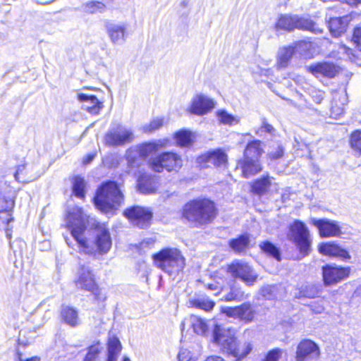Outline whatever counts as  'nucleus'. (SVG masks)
Instances as JSON below:
<instances>
[{"label":"nucleus","instance_id":"nucleus-31","mask_svg":"<svg viewBox=\"0 0 361 361\" xmlns=\"http://www.w3.org/2000/svg\"><path fill=\"white\" fill-rule=\"evenodd\" d=\"M189 304L192 307L199 308L204 311H209L212 310L215 305V303L213 301L204 296L191 298L189 300Z\"/></svg>","mask_w":361,"mask_h":361},{"label":"nucleus","instance_id":"nucleus-19","mask_svg":"<svg viewBox=\"0 0 361 361\" xmlns=\"http://www.w3.org/2000/svg\"><path fill=\"white\" fill-rule=\"evenodd\" d=\"M351 20L352 17L350 15H346L343 17L330 18L328 24L331 35L337 37L344 33Z\"/></svg>","mask_w":361,"mask_h":361},{"label":"nucleus","instance_id":"nucleus-54","mask_svg":"<svg viewBox=\"0 0 361 361\" xmlns=\"http://www.w3.org/2000/svg\"><path fill=\"white\" fill-rule=\"evenodd\" d=\"M352 40L357 49L361 51V27H357L354 30Z\"/></svg>","mask_w":361,"mask_h":361},{"label":"nucleus","instance_id":"nucleus-42","mask_svg":"<svg viewBox=\"0 0 361 361\" xmlns=\"http://www.w3.org/2000/svg\"><path fill=\"white\" fill-rule=\"evenodd\" d=\"M85 187V182L83 178L80 176H75L73 181V192L79 197L83 198L85 197L84 189Z\"/></svg>","mask_w":361,"mask_h":361},{"label":"nucleus","instance_id":"nucleus-61","mask_svg":"<svg viewBox=\"0 0 361 361\" xmlns=\"http://www.w3.org/2000/svg\"><path fill=\"white\" fill-rule=\"evenodd\" d=\"M19 360L20 361H40V358L37 356H35V357H30V358H28V359H26L24 360L22 358V355L20 354L19 355Z\"/></svg>","mask_w":361,"mask_h":361},{"label":"nucleus","instance_id":"nucleus-20","mask_svg":"<svg viewBox=\"0 0 361 361\" xmlns=\"http://www.w3.org/2000/svg\"><path fill=\"white\" fill-rule=\"evenodd\" d=\"M319 251L323 255L339 257L342 259H350L348 252L334 243L321 244L319 246Z\"/></svg>","mask_w":361,"mask_h":361},{"label":"nucleus","instance_id":"nucleus-51","mask_svg":"<svg viewBox=\"0 0 361 361\" xmlns=\"http://www.w3.org/2000/svg\"><path fill=\"white\" fill-rule=\"evenodd\" d=\"M350 146L353 149L359 147L361 145V130H355L351 134Z\"/></svg>","mask_w":361,"mask_h":361},{"label":"nucleus","instance_id":"nucleus-1","mask_svg":"<svg viewBox=\"0 0 361 361\" xmlns=\"http://www.w3.org/2000/svg\"><path fill=\"white\" fill-rule=\"evenodd\" d=\"M66 221L80 252L96 257L97 255H105L110 250L112 242L109 229L105 225H99L94 228V240L85 236L87 219L81 208L73 207L68 212Z\"/></svg>","mask_w":361,"mask_h":361},{"label":"nucleus","instance_id":"nucleus-6","mask_svg":"<svg viewBox=\"0 0 361 361\" xmlns=\"http://www.w3.org/2000/svg\"><path fill=\"white\" fill-rule=\"evenodd\" d=\"M287 238L298 250L300 258L310 255L312 250V239L310 231L305 223L295 220L289 226Z\"/></svg>","mask_w":361,"mask_h":361},{"label":"nucleus","instance_id":"nucleus-34","mask_svg":"<svg viewBox=\"0 0 361 361\" xmlns=\"http://www.w3.org/2000/svg\"><path fill=\"white\" fill-rule=\"evenodd\" d=\"M82 8L84 12L94 14L96 13H103L106 9V6L101 1H92L84 4Z\"/></svg>","mask_w":361,"mask_h":361},{"label":"nucleus","instance_id":"nucleus-52","mask_svg":"<svg viewBox=\"0 0 361 361\" xmlns=\"http://www.w3.org/2000/svg\"><path fill=\"white\" fill-rule=\"evenodd\" d=\"M310 310L315 314H321L324 310V300L320 299L317 301L312 302L310 305Z\"/></svg>","mask_w":361,"mask_h":361},{"label":"nucleus","instance_id":"nucleus-9","mask_svg":"<svg viewBox=\"0 0 361 361\" xmlns=\"http://www.w3.org/2000/svg\"><path fill=\"white\" fill-rule=\"evenodd\" d=\"M123 214L133 226L140 228H147L152 218V212L149 208L140 206L130 207L126 209Z\"/></svg>","mask_w":361,"mask_h":361},{"label":"nucleus","instance_id":"nucleus-8","mask_svg":"<svg viewBox=\"0 0 361 361\" xmlns=\"http://www.w3.org/2000/svg\"><path fill=\"white\" fill-rule=\"evenodd\" d=\"M183 161L181 157L173 152H164L159 157L152 159L149 167L155 172L160 173L164 169L168 171H176L181 168Z\"/></svg>","mask_w":361,"mask_h":361},{"label":"nucleus","instance_id":"nucleus-7","mask_svg":"<svg viewBox=\"0 0 361 361\" xmlns=\"http://www.w3.org/2000/svg\"><path fill=\"white\" fill-rule=\"evenodd\" d=\"M276 29L289 32L294 29H300L309 30L315 34L322 32V30L319 29L313 21L306 18L288 15H282L279 17L276 24Z\"/></svg>","mask_w":361,"mask_h":361},{"label":"nucleus","instance_id":"nucleus-53","mask_svg":"<svg viewBox=\"0 0 361 361\" xmlns=\"http://www.w3.org/2000/svg\"><path fill=\"white\" fill-rule=\"evenodd\" d=\"M222 312L225 314L226 316L233 317V318H238L239 316V306L234 307H226L222 308Z\"/></svg>","mask_w":361,"mask_h":361},{"label":"nucleus","instance_id":"nucleus-27","mask_svg":"<svg viewBox=\"0 0 361 361\" xmlns=\"http://www.w3.org/2000/svg\"><path fill=\"white\" fill-rule=\"evenodd\" d=\"M294 54V48L291 45L280 48L277 54V66L280 68L287 67Z\"/></svg>","mask_w":361,"mask_h":361},{"label":"nucleus","instance_id":"nucleus-49","mask_svg":"<svg viewBox=\"0 0 361 361\" xmlns=\"http://www.w3.org/2000/svg\"><path fill=\"white\" fill-rule=\"evenodd\" d=\"M264 132H266L270 135H273L275 132L274 128L268 123L265 118L262 120L261 127L257 130H256V134L262 135V133Z\"/></svg>","mask_w":361,"mask_h":361},{"label":"nucleus","instance_id":"nucleus-12","mask_svg":"<svg viewBox=\"0 0 361 361\" xmlns=\"http://www.w3.org/2000/svg\"><path fill=\"white\" fill-rule=\"evenodd\" d=\"M76 287L92 293L95 296L99 295V290L94 275L89 267L81 265L78 271V277L75 281Z\"/></svg>","mask_w":361,"mask_h":361},{"label":"nucleus","instance_id":"nucleus-15","mask_svg":"<svg viewBox=\"0 0 361 361\" xmlns=\"http://www.w3.org/2000/svg\"><path fill=\"white\" fill-rule=\"evenodd\" d=\"M320 355L318 345L310 340L301 341L297 348L296 361H312Z\"/></svg>","mask_w":361,"mask_h":361},{"label":"nucleus","instance_id":"nucleus-57","mask_svg":"<svg viewBox=\"0 0 361 361\" xmlns=\"http://www.w3.org/2000/svg\"><path fill=\"white\" fill-rule=\"evenodd\" d=\"M15 244H18V245H19V247H20V248H22L23 246H25V241H23V240H17L16 242H14L13 243H12L11 242H10V247H11L12 249H13L14 252H17V250H16L14 249V245H15Z\"/></svg>","mask_w":361,"mask_h":361},{"label":"nucleus","instance_id":"nucleus-32","mask_svg":"<svg viewBox=\"0 0 361 361\" xmlns=\"http://www.w3.org/2000/svg\"><path fill=\"white\" fill-rule=\"evenodd\" d=\"M14 200L7 188H0V211L12 209Z\"/></svg>","mask_w":361,"mask_h":361},{"label":"nucleus","instance_id":"nucleus-43","mask_svg":"<svg viewBox=\"0 0 361 361\" xmlns=\"http://www.w3.org/2000/svg\"><path fill=\"white\" fill-rule=\"evenodd\" d=\"M175 137L178 145L183 147L189 145L192 141L191 133L185 130L177 132Z\"/></svg>","mask_w":361,"mask_h":361},{"label":"nucleus","instance_id":"nucleus-62","mask_svg":"<svg viewBox=\"0 0 361 361\" xmlns=\"http://www.w3.org/2000/svg\"><path fill=\"white\" fill-rule=\"evenodd\" d=\"M23 169H24V166H19L18 167V169H17V171H16V173L14 175L15 178H16V180H19V174L23 170Z\"/></svg>","mask_w":361,"mask_h":361},{"label":"nucleus","instance_id":"nucleus-30","mask_svg":"<svg viewBox=\"0 0 361 361\" xmlns=\"http://www.w3.org/2000/svg\"><path fill=\"white\" fill-rule=\"evenodd\" d=\"M128 166L130 168H137L144 160L135 147L128 149L126 153Z\"/></svg>","mask_w":361,"mask_h":361},{"label":"nucleus","instance_id":"nucleus-46","mask_svg":"<svg viewBox=\"0 0 361 361\" xmlns=\"http://www.w3.org/2000/svg\"><path fill=\"white\" fill-rule=\"evenodd\" d=\"M291 46L294 48L295 53H299L302 55L306 53L307 50H309L311 47V43L307 41H300L293 43Z\"/></svg>","mask_w":361,"mask_h":361},{"label":"nucleus","instance_id":"nucleus-64","mask_svg":"<svg viewBox=\"0 0 361 361\" xmlns=\"http://www.w3.org/2000/svg\"><path fill=\"white\" fill-rule=\"evenodd\" d=\"M353 149L355 151H356L357 152H358V154L360 155H361V144H360V146L359 147H355Z\"/></svg>","mask_w":361,"mask_h":361},{"label":"nucleus","instance_id":"nucleus-40","mask_svg":"<svg viewBox=\"0 0 361 361\" xmlns=\"http://www.w3.org/2000/svg\"><path fill=\"white\" fill-rule=\"evenodd\" d=\"M254 315L255 312L250 303H243L239 306L238 319L246 322H251L254 318Z\"/></svg>","mask_w":361,"mask_h":361},{"label":"nucleus","instance_id":"nucleus-4","mask_svg":"<svg viewBox=\"0 0 361 361\" xmlns=\"http://www.w3.org/2000/svg\"><path fill=\"white\" fill-rule=\"evenodd\" d=\"M124 200L123 195L118 185L114 181L104 183L98 189L94 198L97 209L107 213L119 207Z\"/></svg>","mask_w":361,"mask_h":361},{"label":"nucleus","instance_id":"nucleus-63","mask_svg":"<svg viewBox=\"0 0 361 361\" xmlns=\"http://www.w3.org/2000/svg\"><path fill=\"white\" fill-rule=\"evenodd\" d=\"M341 49L348 55L350 56V54H352V51L350 49L348 48L347 47L345 46H343L341 47Z\"/></svg>","mask_w":361,"mask_h":361},{"label":"nucleus","instance_id":"nucleus-22","mask_svg":"<svg viewBox=\"0 0 361 361\" xmlns=\"http://www.w3.org/2000/svg\"><path fill=\"white\" fill-rule=\"evenodd\" d=\"M238 165L240 166L242 169L243 177L246 178L262 171V167L257 159H245L244 157L243 160L240 161Z\"/></svg>","mask_w":361,"mask_h":361},{"label":"nucleus","instance_id":"nucleus-33","mask_svg":"<svg viewBox=\"0 0 361 361\" xmlns=\"http://www.w3.org/2000/svg\"><path fill=\"white\" fill-rule=\"evenodd\" d=\"M189 322L193 331L199 335H203L207 331V324L202 318L191 315L189 318Z\"/></svg>","mask_w":361,"mask_h":361},{"label":"nucleus","instance_id":"nucleus-29","mask_svg":"<svg viewBox=\"0 0 361 361\" xmlns=\"http://www.w3.org/2000/svg\"><path fill=\"white\" fill-rule=\"evenodd\" d=\"M11 209L0 211V229H3L6 232V237L11 238V228L10 224L13 221L11 214Z\"/></svg>","mask_w":361,"mask_h":361},{"label":"nucleus","instance_id":"nucleus-38","mask_svg":"<svg viewBox=\"0 0 361 361\" xmlns=\"http://www.w3.org/2000/svg\"><path fill=\"white\" fill-rule=\"evenodd\" d=\"M249 243V238L245 235H240L236 239L230 241V247L237 252H240L247 248Z\"/></svg>","mask_w":361,"mask_h":361},{"label":"nucleus","instance_id":"nucleus-55","mask_svg":"<svg viewBox=\"0 0 361 361\" xmlns=\"http://www.w3.org/2000/svg\"><path fill=\"white\" fill-rule=\"evenodd\" d=\"M281 356V350L275 349L271 350L264 360V361H278Z\"/></svg>","mask_w":361,"mask_h":361},{"label":"nucleus","instance_id":"nucleus-5","mask_svg":"<svg viewBox=\"0 0 361 361\" xmlns=\"http://www.w3.org/2000/svg\"><path fill=\"white\" fill-rule=\"evenodd\" d=\"M154 265L167 273L176 275L185 267V258L176 248H164L152 257Z\"/></svg>","mask_w":361,"mask_h":361},{"label":"nucleus","instance_id":"nucleus-48","mask_svg":"<svg viewBox=\"0 0 361 361\" xmlns=\"http://www.w3.org/2000/svg\"><path fill=\"white\" fill-rule=\"evenodd\" d=\"M178 357V361H197L193 353L187 348H181Z\"/></svg>","mask_w":361,"mask_h":361},{"label":"nucleus","instance_id":"nucleus-28","mask_svg":"<svg viewBox=\"0 0 361 361\" xmlns=\"http://www.w3.org/2000/svg\"><path fill=\"white\" fill-rule=\"evenodd\" d=\"M166 140H158L154 142L145 143L140 146H136V149L142 155L143 159L147 156L159 149L160 147H163L166 145Z\"/></svg>","mask_w":361,"mask_h":361},{"label":"nucleus","instance_id":"nucleus-37","mask_svg":"<svg viewBox=\"0 0 361 361\" xmlns=\"http://www.w3.org/2000/svg\"><path fill=\"white\" fill-rule=\"evenodd\" d=\"M261 250L266 254L273 257L277 261H281V253L278 247L269 241H264L260 243Z\"/></svg>","mask_w":361,"mask_h":361},{"label":"nucleus","instance_id":"nucleus-44","mask_svg":"<svg viewBox=\"0 0 361 361\" xmlns=\"http://www.w3.org/2000/svg\"><path fill=\"white\" fill-rule=\"evenodd\" d=\"M217 116L220 122L225 125H233L239 123V119L224 110L219 111Z\"/></svg>","mask_w":361,"mask_h":361},{"label":"nucleus","instance_id":"nucleus-47","mask_svg":"<svg viewBox=\"0 0 361 361\" xmlns=\"http://www.w3.org/2000/svg\"><path fill=\"white\" fill-rule=\"evenodd\" d=\"M163 126V119L155 118L152 120L149 125H146L143 127V130L145 133H152Z\"/></svg>","mask_w":361,"mask_h":361},{"label":"nucleus","instance_id":"nucleus-11","mask_svg":"<svg viewBox=\"0 0 361 361\" xmlns=\"http://www.w3.org/2000/svg\"><path fill=\"white\" fill-rule=\"evenodd\" d=\"M133 140L132 131L121 125L111 128L104 136L105 144L111 147L122 146Z\"/></svg>","mask_w":361,"mask_h":361},{"label":"nucleus","instance_id":"nucleus-39","mask_svg":"<svg viewBox=\"0 0 361 361\" xmlns=\"http://www.w3.org/2000/svg\"><path fill=\"white\" fill-rule=\"evenodd\" d=\"M121 350V344L118 338L110 337L108 342V356L116 357Z\"/></svg>","mask_w":361,"mask_h":361},{"label":"nucleus","instance_id":"nucleus-60","mask_svg":"<svg viewBox=\"0 0 361 361\" xmlns=\"http://www.w3.org/2000/svg\"><path fill=\"white\" fill-rule=\"evenodd\" d=\"M340 1L345 2L349 5L355 6L361 2V0H339Z\"/></svg>","mask_w":361,"mask_h":361},{"label":"nucleus","instance_id":"nucleus-3","mask_svg":"<svg viewBox=\"0 0 361 361\" xmlns=\"http://www.w3.org/2000/svg\"><path fill=\"white\" fill-rule=\"evenodd\" d=\"M216 215L214 202L207 199L190 201L183 209V217L196 227L210 224Z\"/></svg>","mask_w":361,"mask_h":361},{"label":"nucleus","instance_id":"nucleus-25","mask_svg":"<svg viewBox=\"0 0 361 361\" xmlns=\"http://www.w3.org/2000/svg\"><path fill=\"white\" fill-rule=\"evenodd\" d=\"M61 317L65 324L71 327H75L80 324L78 312L73 307L63 305L61 309Z\"/></svg>","mask_w":361,"mask_h":361},{"label":"nucleus","instance_id":"nucleus-59","mask_svg":"<svg viewBox=\"0 0 361 361\" xmlns=\"http://www.w3.org/2000/svg\"><path fill=\"white\" fill-rule=\"evenodd\" d=\"M95 157V154H88L83 160V163L85 164H90L91 161H92V160L94 159Z\"/></svg>","mask_w":361,"mask_h":361},{"label":"nucleus","instance_id":"nucleus-35","mask_svg":"<svg viewBox=\"0 0 361 361\" xmlns=\"http://www.w3.org/2000/svg\"><path fill=\"white\" fill-rule=\"evenodd\" d=\"M247 298V295L245 294L244 291L236 285H233L229 292L225 295L224 300L226 301H240Z\"/></svg>","mask_w":361,"mask_h":361},{"label":"nucleus","instance_id":"nucleus-2","mask_svg":"<svg viewBox=\"0 0 361 361\" xmlns=\"http://www.w3.org/2000/svg\"><path fill=\"white\" fill-rule=\"evenodd\" d=\"M235 334L233 329L216 324L213 329V341L224 354L235 358V361H241L250 353L252 345L249 342H240Z\"/></svg>","mask_w":361,"mask_h":361},{"label":"nucleus","instance_id":"nucleus-58","mask_svg":"<svg viewBox=\"0 0 361 361\" xmlns=\"http://www.w3.org/2000/svg\"><path fill=\"white\" fill-rule=\"evenodd\" d=\"M205 361H226L224 358L220 356L212 355L208 357Z\"/></svg>","mask_w":361,"mask_h":361},{"label":"nucleus","instance_id":"nucleus-50","mask_svg":"<svg viewBox=\"0 0 361 361\" xmlns=\"http://www.w3.org/2000/svg\"><path fill=\"white\" fill-rule=\"evenodd\" d=\"M276 287L274 286H266L262 288L261 294L266 299L270 300L275 296Z\"/></svg>","mask_w":361,"mask_h":361},{"label":"nucleus","instance_id":"nucleus-36","mask_svg":"<svg viewBox=\"0 0 361 361\" xmlns=\"http://www.w3.org/2000/svg\"><path fill=\"white\" fill-rule=\"evenodd\" d=\"M319 293L317 288L313 285H305L302 286L295 294V297L297 298H313L316 297Z\"/></svg>","mask_w":361,"mask_h":361},{"label":"nucleus","instance_id":"nucleus-17","mask_svg":"<svg viewBox=\"0 0 361 361\" xmlns=\"http://www.w3.org/2000/svg\"><path fill=\"white\" fill-rule=\"evenodd\" d=\"M227 161V154L221 149L209 151L197 158V162L205 167L209 166V164L216 167L225 166Z\"/></svg>","mask_w":361,"mask_h":361},{"label":"nucleus","instance_id":"nucleus-10","mask_svg":"<svg viewBox=\"0 0 361 361\" xmlns=\"http://www.w3.org/2000/svg\"><path fill=\"white\" fill-rule=\"evenodd\" d=\"M227 271L234 278H239L248 286H252L257 279V274L246 262L236 260L228 265Z\"/></svg>","mask_w":361,"mask_h":361},{"label":"nucleus","instance_id":"nucleus-26","mask_svg":"<svg viewBox=\"0 0 361 361\" xmlns=\"http://www.w3.org/2000/svg\"><path fill=\"white\" fill-rule=\"evenodd\" d=\"M264 143L258 140L250 141L244 150V157L245 159H259L264 152Z\"/></svg>","mask_w":361,"mask_h":361},{"label":"nucleus","instance_id":"nucleus-56","mask_svg":"<svg viewBox=\"0 0 361 361\" xmlns=\"http://www.w3.org/2000/svg\"><path fill=\"white\" fill-rule=\"evenodd\" d=\"M284 153V149L283 147L278 146V147L276 149V151L269 152L268 156L272 160H276L278 159H280L283 157Z\"/></svg>","mask_w":361,"mask_h":361},{"label":"nucleus","instance_id":"nucleus-45","mask_svg":"<svg viewBox=\"0 0 361 361\" xmlns=\"http://www.w3.org/2000/svg\"><path fill=\"white\" fill-rule=\"evenodd\" d=\"M103 348H104L102 343L99 341H97L93 344H92L90 346H89L88 352L86 355V357L90 358L92 357L93 359L97 360L98 355L102 352Z\"/></svg>","mask_w":361,"mask_h":361},{"label":"nucleus","instance_id":"nucleus-23","mask_svg":"<svg viewBox=\"0 0 361 361\" xmlns=\"http://www.w3.org/2000/svg\"><path fill=\"white\" fill-rule=\"evenodd\" d=\"M157 183L153 176L144 173L137 179L138 190L145 195L153 194L157 191Z\"/></svg>","mask_w":361,"mask_h":361},{"label":"nucleus","instance_id":"nucleus-14","mask_svg":"<svg viewBox=\"0 0 361 361\" xmlns=\"http://www.w3.org/2000/svg\"><path fill=\"white\" fill-rule=\"evenodd\" d=\"M310 223L318 229L322 238L338 237L343 233L338 222L334 220L312 218Z\"/></svg>","mask_w":361,"mask_h":361},{"label":"nucleus","instance_id":"nucleus-13","mask_svg":"<svg viewBox=\"0 0 361 361\" xmlns=\"http://www.w3.org/2000/svg\"><path fill=\"white\" fill-rule=\"evenodd\" d=\"M350 272V267L326 265L322 267L324 283L326 286L335 285L347 279Z\"/></svg>","mask_w":361,"mask_h":361},{"label":"nucleus","instance_id":"nucleus-41","mask_svg":"<svg viewBox=\"0 0 361 361\" xmlns=\"http://www.w3.org/2000/svg\"><path fill=\"white\" fill-rule=\"evenodd\" d=\"M270 184L271 181L269 177L268 176L263 177L257 180L252 185V190L257 194H262L267 191Z\"/></svg>","mask_w":361,"mask_h":361},{"label":"nucleus","instance_id":"nucleus-18","mask_svg":"<svg viewBox=\"0 0 361 361\" xmlns=\"http://www.w3.org/2000/svg\"><path fill=\"white\" fill-rule=\"evenodd\" d=\"M214 106V104L212 99L203 94H200L193 98L190 112L196 115H204Z\"/></svg>","mask_w":361,"mask_h":361},{"label":"nucleus","instance_id":"nucleus-24","mask_svg":"<svg viewBox=\"0 0 361 361\" xmlns=\"http://www.w3.org/2000/svg\"><path fill=\"white\" fill-rule=\"evenodd\" d=\"M309 70L317 77L323 75L328 78H333L336 75L337 72L336 67L333 63L326 62L311 66L309 67Z\"/></svg>","mask_w":361,"mask_h":361},{"label":"nucleus","instance_id":"nucleus-16","mask_svg":"<svg viewBox=\"0 0 361 361\" xmlns=\"http://www.w3.org/2000/svg\"><path fill=\"white\" fill-rule=\"evenodd\" d=\"M105 29L113 44H122L126 42L128 35L126 24L108 20L105 23Z\"/></svg>","mask_w":361,"mask_h":361},{"label":"nucleus","instance_id":"nucleus-21","mask_svg":"<svg viewBox=\"0 0 361 361\" xmlns=\"http://www.w3.org/2000/svg\"><path fill=\"white\" fill-rule=\"evenodd\" d=\"M78 100L83 103L82 109L91 114H98L103 108V104L94 95L80 93L78 95Z\"/></svg>","mask_w":361,"mask_h":361}]
</instances>
